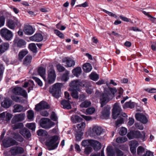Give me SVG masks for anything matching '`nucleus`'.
<instances>
[{"label": "nucleus", "mask_w": 156, "mask_h": 156, "mask_svg": "<svg viewBox=\"0 0 156 156\" xmlns=\"http://www.w3.org/2000/svg\"><path fill=\"white\" fill-rule=\"evenodd\" d=\"M59 143L58 137L54 135L49 138L45 142V145L48 149L51 151L56 149L58 147Z\"/></svg>", "instance_id": "1"}, {"label": "nucleus", "mask_w": 156, "mask_h": 156, "mask_svg": "<svg viewBox=\"0 0 156 156\" xmlns=\"http://www.w3.org/2000/svg\"><path fill=\"white\" fill-rule=\"evenodd\" d=\"M0 35L5 40L10 41L13 37V34L10 30L6 28H3L0 30Z\"/></svg>", "instance_id": "2"}, {"label": "nucleus", "mask_w": 156, "mask_h": 156, "mask_svg": "<svg viewBox=\"0 0 156 156\" xmlns=\"http://www.w3.org/2000/svg\"><path fill=\"white\" fill-rule=\"evenodd\" d=\"M55 123L51 121L50 120L47 118H43L40 121V125L43 128L45 129H49L54 126Z\"/></svg>", "instance_id": "3"}, {"label": "nucleus", "mask_w": 156, "mask_h": 156, "mask_svg": "<svg viewBox=\"0 0 156 156\" xmlns=\"http://www.w3.org/2000/svg\"><path fill=\"white\" fill-rule=\"evenodd\" d=\"M61 91V87L60 83H56L54 84L52 87L50 88L49 92L52 94V95L58 98L59 97V93Z\"/></svg>", "instance_id": "4"}, {"label": "nucleus", "mask_w": 156, "mask_h": 156, "mask_svg": "<svg viewBox=\"0 0 156 156\" xmlns=\"http://www.w3.org/2000/svg\"><path fill=\"white\" fill-rule=\"evenodd\" d=\"M108 91H105L100 96V99L101 107H102L105 104L110 101V96H111V94L107 93Z\"/></svg>", "instance_id": "5"}, {"label": "nucleus", "mask_w": 156, "mask_h": 156, "mask_svg": "<svg viewBox=\"0 0 156 156\" xmlns=\"http://www.w3.org/2000/svg\"><path fill=\"white\" fill-rule=\"evenodd\" d=\"M24 151L23 148L17 146L12 147L10 150V152L13 156H16L17 155L23 154Z\"/></svg>", "instance_id": "6"}, {"label": "nucleus", "mask_w": 156, "mask_h": 156, "mask_svg": "<svg viewBox=\"0 0 156 156\" xmlns=\"http://www.w3.org/2000/svg\"><path fill=\"white\" fill-rule=\"evenodd\" d=\"M103 129L100 127L96 126L93 127L90 135L92 137L95 138L97 136L100 135L103 133Z\"/></svg>", "instance_id": "7"}, {"label": "nucleus", "mask_w": 156, "mask_h": 156, "mask_svg": "<svg viewBox=\"0 0 156 156\" xmlns=\"http://www.w3.org/2000/svg\"><path fill=\"white\" fill-rule=\"evenodd\" d=\"M12 92L15 95H21L24 98L27 97V94L25 90L20 87H15L12 90Z\"/></svg>", "instance_id": "8"}, {"label": "nucleus", "mask_w": 156, "mask_h": 156, "mask_svg": "<svg viewBox=\"0 0 156 156\" xmlns=\"http://www.w3.org/2000/svg\"><path fill=\"white\" fill-rule=\"evenodd\" d=\"M122 110L120 106L115 104L114 105L112 111V117L114 119H116L118 116L121 113Z\"/></svg>", "instance_id": "9"}, {"label": "nucleus", "mask_w": 156, "mask_h": 156, "mask_svg": "<svg viewBox=\"0 0 156 156\" xmlns=\"http://www.w3.org/2000/svg\"><path fill=\"white\" fill-rule=\"evenodd\" d=\"M17 21L12 19H7L6 22V26L9 29L15 30L17 25Z\"/></svg>", "instance_id": "10"}, {"label": "nucleus", "mask_w": 156, "mask_h": 156, "mask_svg": "<svg viewBox=\"0 0 156 156\" xmlns=\"http://www.w3.org/2000/svg\"><path fill=\"white\" fill-rule=\"evenodd\" d=\"M49 106L45 101H42L36 105L35 109L37 111H39L43 109H48Z\"/></svg>", "instance_id": "11"}, {"label": "nucleus", "mask_w": 156, "mask_h": 156, "mask_svg": "<svg viewBox=\"0 0 156 156\" xmlns=\"http://www.w3.org/2000/svg\"><path fill=\"white\" fill-rule=\"evenodd\" d=\"M13 43L15 45L20 48L24 47L26 44L25 40L22 39H19L17 37L14 39Z\"/></svg>", "instance_id": "12"}, {"label": "nucleus", "mask_w": 156, "mask_h": 156, "mask_svg": "<svg viewBox=\"0 0 156 156\" xmlns=\"http://www.w3.org/2000/svg\"><path fill=\"white\" fill-rule=\"evenodd\" d=\"M25 114L20 113L15 115L11 120V122L14 124L18 122L22 121L24 119Z\"/></svg>", "instance_id": "13"}, {"label": "nucleus", "mask_w": 156, "mask_h": 156, "mask_svg": "<svg viewBox=\"0 0 156 156\" xmlns=\"http://www.w3.org/2000/svg\"><path fill=\"white\" fill-rule=\"evenodd\" d=\"M63 62H66V65L65 66L66 67H73L75 65V61L69 57H65L62 60Z\"/></svg>", "instance_id": "14"}, {"label": "nucleus", "mask_w": 156, "mask_h": 156, "mask_svg": "<svg viewBox=\"0 0 156 156\" xmlns=\"http://www.w3.org/2000/svg\"><path fill=\"white\" fill-rule=\"evenodd\" d=\"M110 107L108 105L106 106L103 109L101 112L102 117L106 119H108L110 114Z\"/></svg>", "instance_id": "15"}, {"label": "nucleus", "mask_w": 156, "mask_h": 156, "mask_svg": "<svg viewBox=\"0 0 156 156\" xmlns=\"http://www.w3.org/2000/svg\"><path fill=\"white\" fill-rule=\"evenodd\" d=\"M136 119L144 124L146 123L147 119L144 115L140 113H137L135 115Z\"/></svg>", "instance_id": "16"}, {"label": "nucleus", "mask_w": 156, "mask_h": 156, "mask_svg": "<svg viewBox=\"0 0 156 156\" xmlns=\"http://www.w3.org/2000/svg\"><path fill=\"white\" fill-rule=\"evenodd\" d=\"M43 39L42 35L40 33H36L34 35L30 37V39L32 41L37 42L41 41Z\"/></svg>", "instance_id": "17"}, {"label": "nucleus", "mask_w": 156, "mask_h": 156, "mask_svg": "<svg viewBox=\"0 0 156 156\" xmlns=\"http://www.w3.org/2000/svg\"><path fill=\"white\" fill-rule=\"evenodd\" d=\"M12 101L10 99L5 98L1 103V106L5 108H8L11 106Z\"/></svg>", "instance_id": "18"}, {"label": "nucleus", "mask_w": 156, "mask_h": 156, "mask_svg": "<svg viewBox=\"0 0 156 156\" xmlns=\"http://www.w3.org/2000/svg\"><path fill=\"white\" fill-rule=\"evenodd\" d=\"M3 144L5 147H8L11 146L18 145V143L15 140L11 138L8 140Z\"/></svg>", "instance_id": "19"}, {"label": "nucleus", "mask_w": 156, "mask_h": 156, "mask_svg": "<svg viewBox=\"0 0 156 156\" xmlns=\"http://www.w3.org/2000/svg\"><path fill=\"white\" fill-rule=\"evenodd\" d=\"M91 146L93 147L95 151H98L101 148V144L96 140H91Z\"/></svg>", "instance_id": "20"}, {"label": "nucleus", "mask_w": 156, "mask_h": 156, "mask_svg": "<svg viewBox=\"0 0 156 156\" xmlns=\"http://www.w3.org/2000/svg\"><path fill=\"white\" fill-rule=\"evenodd\" d=\"M69 86L70 87L69 89L70 90H79L78 80H76L71 81L69 84Z\"/></svg>", "instance_id": "21"}, {"label": "nucleus", "mask_w": 156, "mask_h": 156, "mask_svg": "<svg viewBox=\"0 0 156 156\" xmlns=\"http://www.w3.org/2000/svg\"><path fill=\"white\" fill-rule=\"evenodd\" d=\"M20 133L26 138L28 139L31 136V134L30 131L26 128H24L20 130Z\"/></svg>", "instance_id": "22"}, {"label": "nucleus", "mask_w": 156, "mask_h": 156, "mask_svg": "<svg viewBox=\"0 0 156 156\" xmlns=\"http://www.w3.org/2000/svg\"><path fill=\"white\" fill-rule=\"evenodd\" d=\"M138 130H132L130 131L127 134V136L129 140L133 139H137Z\"/></svg>", "instance_id": "23"}, {"label": "nucleus", "mask_w": 156, "mask_h": 156, "mask_svg": "<svg viewBox=\"0 0 156 156\" xmlns=\"http://www.w3.org/2000/svg\"><path fill=\"white\" fill-rule=\"evenodd\" d=\"M34 85V82L31 80L28 81V82H26L24 83V85L23 86L24 87H29L28 89V92H29L31 90H33V88Z\"/></svg>", "instance_id": "24"}, {"label": "nucleus", "mask_w": 156, "mask_h": 156, "mask_svg": "<svg viewBox=\"0 0 156 156\" xmlns=\"http://www.w3.org/2000/svg\"><path fill=\"white\" fill-rule=\"evenodd\" d=\"M47 78H56V74L53 67H51L47 72Z\"/></svg>", "instance_id": "25"}, {"label": "nucleus", "mask_w": 156, "mask_h": 156, "mask_svg": "<svg viewBox=\"0 0 156 156\" xmlns=\"http://www.w3.org/2000/svg\"><path fill=\"white\" fill-rule=\"evenodd\" d=\"M34 31L32 26L27 25L24 27V32L26 34L28 35L32 34Z\"/></svg>", "instance_id": "26"}, {"label": "nucleus", "mask_w": 156, "mask_h": 156, "mask_svg": "<svg viewBox=\"0 0 156 156\" xmlns=\"http://www.w3.org/2000/svg\"><path fill=\"white\" fill-rule=\"evenodd\" d=\"M82 72L81 68L80 67H77L73 69L72 70V73L73 75L76 77H78Z\"/></svg>", "instance_id": "27"}, {"label": "nucleus", "mask_w": 156, "mask_h": 156, "mask_svg": "<svg viewBox=\"0 0 156 156\" xmlns=\"http://www.w3.org/2000/svg\"><path fill=\"white\" fill-rule=\"evenodd\" d=\"M83 71L86 73L90 72L92 69V66L89 63H86L83 65Z\"/></svg>", "instance_id": "28"}, {"label": "nucleus", "mask_w": 156, "mask_h": 156, "mask_svg": "<svg viewBox=\"0 0 156 156\" xmlns=\"http://www.w3.org/2000/svg\"><path fill=\"white\" fill-rule=\"evenodd\" d=\"M147 138V136L144 131L140 132L138 131L137 139H140L143 141L146 140Z\"/></svg>", "instance_id": "29"}, {"label": "nucleus", "mask_w": 156, "mask_h": 156, "mask_svg": "<svg viewBox=\"0 0 156 156\" xmlns=\"http://www.w3.org/2000/svg\"><path fill=\"white\" fill-rule=\"evenodd\" d=\"M9 44L8 43H5L0 45V54L4 53L9 48Z\"/></svg>", "instance_id": "30"}, {"label": "nucleus", "mask_w": 156, "mask_h": 156, "mask_svg": "<svg viewBox=\"0 0 156 156\" xmlns=\"http://www.w3.org/2000/svg\"><path fill=\"white\" fill-rule=\"evenodd\" d=\"M37 72L38 74L42 78H45L46 74V69L43 67L41 66L38 68Z\"/></svg>", "instance_id": "31"}, {"label": "nucleus", "mask_w": 156, "mask_h": 156, "mask_svg": "<svg viewBox=\"0 0 156 156\" xmlns=\"http://www.w3.org/2000/svg\"><path fill=\"white\" fill-rule=\"evenodd\" d=\"M32 58V57L31 55H27L24 59L23 64L27 66L30 65L31 62Z\"/></svg>", "instance_id": "32"}, {"label": "nucleus", "mask_w": 156, "mask_h": 156, "mask_svg": "<svg viewBox=\"0 0 156 156\" xmlns=\"http://www.w3.org/2000/svg\"><path fill=\"white\" fill-rule=\"evenodd\" d=\"M135 103L131 101H129L126 102V103L123 105V108L126 109L127 108H132L135 107Z\"/></svg>", "instance_id": "33"}, {"label": "nucleus", "mask_w": 156, "mask_h": 156, "mask_svg": "<svg viewBox=\"0 0 156 156\" xmlns=\"http://www.w3.org/2000/svg\"><path fill=\"white\" fill-rule=\"evenodd\" d=\"M61 104L63 106L64 108L68 109L71 108V106L70 104L68 102L65 100H62L61 102Z\"/></svg>", "instance_id": "34"}, {"label": "nucleus", "mask_w": 156, "mask_h": 156, "mask_svg": "<svg viewBox=\"0 0 156 156\" xmlns=\"http://www.w3.org/2000/svg\"><path fill=\"white\" fill-rule=\"evenodd\" d=\"M71 119L72 121L74 123H76L77 122H79L82 121V119L79 116L77 115L75 116H72L71 117Z\"/></svg>", "instance_id": "35"}, {"label": "nucleus", "mask_w": 156, "mask_h": 156, "mask_svg": "<svg viewBox=\"0 0 156 156\" xmlns=\"http://www.w3.org/2000/svg\"><path fill=\"white\" fill-rule=\"evenodd\" d=\"M14 109L13 110L14 112H22L23 110V107L19 105H15L14 106Z\"/></svg>", "instance_id": "36"}, {"label": "nucleus", "mask_w": 156, "mask_h": 156, "mask_svg": "<svg viewBox=\"0 0 156 156\" xmlns=\"http://www.w3.org/2000/svg\"><path fill=\"white\" fill-rule=\"evenodd\" d=\"M28 53V51L26 50H23L20 51L18 54L19 59L21 60Z\"/></svg>", "instance_id": "37"}, {"label": "nucleus", "mask_w": 156, "mask_h": 156, "mask_svg": "<svg viewBox=\"0 0 156 156\" xmlns=\"http://www.w3.org/2000/svg\"><path fill=\"white\" fill-rule=\"evenodd\" d=\"M106 151L108 156H113L114 152L112 146H108L106 148Z\"/></svg>", "instance_id": "38"}, {"label": "nucleus", "mask_w": 156, "mask_h": 156, "mask_svg": "<svg viewBox=\"0 0 156 156\" xmlns=\"http://www.w3.org/2000/svg\"><path fill=\"white\" fill-rule=\"evenodd\" d=\"M91 103L90 101L86 100L81 103L80 106L81 108H87L91 105Z\"/></svg>", "instance_id": "39"}, {"label": "nucleus", "mask_w": 156, "mask_h": 156, "mask_svg": "<svg viewBox=\"0 0 156 156\" xmlns=\"http://www.w3.org/2000/svg\"><path fill=\"white\" fill-rule=\"evenodd\" d=\"M28 48L31 51L34 53L37 52V48L34 43L30 44L29 45Z\"/></svg>", "instance_id": "40"}, {"label": "nucleus", "mask_w": 156, "mask_h": 156, "mask_svg": "<svg viewBox=\"0 0 156 156\" xmlns=\"http://www.w3.org/2000/svg\"><path fill=\"white\" fill-rule=\"evenodd\" d=\"M37 134L39 136H46L48 134V132L45 130L40 129L37 131Z\"/></svg>", "instance_id": "41"}, {"label": "nucleus", "mask_w": 156, "mask_h": 156, "mask_svg": "<svg viewBox=\"0 0 156 156\" xmlns=\"http://www.w3.org/2000/svg\"><path fill=\"white\" fill-rule=\"evenodd\" d=\"M127 140V138L125 137H119L117 138L116 141L118 143L121 144L126 142Z\"/></svg>", "instance_id": "42"}, {"label": "nucleus", "mask_w": 156, "mask_h": 156, "mask_svg": "<svg viewBox=\"0 0 156 156\" xmlns=\"http://www.w3.org/2000/svg\"><path fill=\"white\" fill-rule=\"evenodd\" d=\"M14 138L20 142H22L24 140L23 138L20 135L17 133H14Z\"/></svg>", "instance_id": "43"}, {"label": "nucleus", "mask_w": 156, "mask_h": 156, "mask_svg": "<svg viewBox=\"0 0 156 156\" xmlns=\"http://www.w3.org/2000/svg\"><path fill=\"white\" fill-rule=\"evenodd\" d=\"M86 126V124L84 122H82L80 124L77 125V127L78 129V131H81L84 129Z\"/></svg>", "instance_id": "44"}, {"label": "nucleus", "mask_w": 156, "mask_h": 156, "mask_svg": "<svg viewBox=\"0 0 156 156\" xmlns=\"http://www.w3.org/2000/svg\"><path fill=\"white\" fill-rule=\"evenodd\" d=\"M139 144L138 142L135 140H132L129 142V147H136Z\"/></svg>", "instance_id": "45"}, {"label": "nucleus", "mask_w": 156, "mask_h": 156, "mask_svg": "<svg viewBox=\"0 0 156 156\" xmlns=\"http://www.w3.org/2000/svg\"><path fill=\"white\" fill-rule=\"evenodd\" d=\"M26 126L32 131H35V124L34 123H27Z\"/></svg>", "instance_id": "46"}, {"label": "nucleus", "mask_w": 156, "mask_h": 156, "mask_svg": "<svg viewBox=\"0 0 156 156\" xmlns=\"http://www.w3.org/2000/svg\"><path fill=\"white\" fill-rule=\"evenodd\" d=\"M56 68L57 69L59 72H63L66 70L65 68L62 66L60 63H58L56 65Z\"/></svg>", "instance_id": "47"}, {"label": "nucleus", "mask_w": 156, "mask_h": 156, "mask_svg": "<svg viewBox=\"0 0 156 156\" xmlns=\"http://www.w3.org/2000/svg\"><path fill=\"white\" fill-rule=\"evenodd\" d=\"M83 134V132L81 131H77V134L76 135V140L78 141H80L82 138V137Z\"/></svg>", "instance_id": "48"}, {"label": "nucleus", "mask_w": 156, "mask_h": 156, "mask_svg": "<svg viewBox=\"0 0 156 156\" xmlns=\"http://www.w3.org/2000/svg\"><path fill=\"white\" fill-rule=\"evenodd\" d=\"M145 149L142 146H139L137 148V153L138 155H141L144 152Z\"/></svg>", "instance_id": "49"}, {"label": "nucleus", "mask_w": 156, "mask_h": 156, "mask_svg": "<svg viewBox=\"0 0 156 156\" xmlns=\"http://www.w3.org/2000/svg\"><path fill=\"white\" fill-rule=\"evenodd\" d=\"M55 34L57 36L62 39H64L65 38L64 35L59 30L55 29L54 30Z\"/></svg>", "instance_id": "50"}, {"label": "nucleus", "mask_w": 156, "mask_h": 156, "mask_svg": "<svg viewBox=\"0 0 156 156\" xmlns=\"http://www.w3.org/2000/svg\"><path fill=\"white\" fill-rule=\"evenodd\" d=\"M11 98L12 100L16 102L20 103L22 101L21 98L20 97L13 95L11 96Z\"/></svg>", "instance_id": "51"}, {"label": "nucleus", "mask_w": 156, "mask_h": 156, "mask_svg": "<svg viewBox=\"0 0 156 156\" xmlns=\"http://www.w3.org/2000/svg\"><path fill=\"white\" fill-rule=\"evenodd\" d=\"M23 126V123H20L12 125V128L13 130H15L16 129H20L22 128Z\"/></svg>", "instance_id": "52"}, {"label": "nucleus", "mask_w": 156, "mask_h": 156, "mask_svg": "<svg viewBox=\"0 0 156 156\" xmlns=\"http://www.w3.org/2000/svg\"><path fill=\"white\" fill-rule=\"evenodd\" d=\"M89 86H90V85H88V83H87L85 81H83L82 82H80L78 81L79 88L80 86L83 87H88Z\"/></svg>", "instance_id": "53"}, {"label": "nucleus", "mask_w": 156, "mask_h": 156, "mask_svg": "<svg viewBox=\"0 0 156 156\" xmlns=\"http://www.w3.org/2000/svg\"><path fill=\"white\" fill-rule=\"evenodd\" d=\"M105 91H108L107 93H110L114 95L115 93L117 92V90L115 88H111L108 87V89Z\"/></svg>", "instance_id": "54"}, {"label": "nucleus", "mask_w": 156, "mask_h": 156, "mask_svg": "<svg viewBox=\"0 0 156 156\" xmlns=\"http://www.w3.org/2000/svg\"><path fill=\"white\" fill-rule=\"evenodd\" d=\"M27 117L28 119H32L34 117V113L32 110H29L27 112Z\"/></svg>", "instance_id": "55"}, {"label": "nucleus", "mask_w": 156, "mask_h": 156, "mask_svg": "<svg viewBox=\"0 0 156 156\" xmlns=\"http://www.w3.org/2000/svg\"><path fill=\"white\" fill-rule=\"evenodd\" d=\"M127 129L125 127H122L119 132L120 135L122 136L125 135L127 133Z\"/></svg>", "instance_id": "56"}, {"label": "nucleus", "mask_w": 156, "mask_h": 156, "mask_svg": "<svg viewBox=\"0 0 156 156\" xmlns=\"http://www.w3.org/2000/svg\"><path fill=\"white\" fill-rule=\"evenodd\" d=\"M95 109L93 107H91L87 109L86 112L87 114L91 115L95 112Z\"/></svg>", "instance_id": "57"}, {"label": "nucleus", "mask_w": 156, "mask_h": 156, "mask_svg": "<svg viewBox=\"0 0 156 156\" xmlns=\"http://www.w3.org/2000/svg\"><path fill=\"white\" fill-rule=\"evenodd\" d=\"M90 141L91 140H83L82 142V145L84 147H85L87 146H88L89 145H91Z\"/></svg>", "instance_id": "58"}, {"label": "nucleus", "mask_w": 156, "mask_h": 156, "mask_svg": "<svg viewBox=\"0 0 156 156\" xmlns=\"http://www.w3.org/2000/svg\"><path fill=\"white\" fill-rule=\"evenodd\" d=\"M5 17L4 15L0 16V27L3 26L5 24Z\"/></svg>", "instance_id": "59"}, {"label": "nucleus", "mask_w": 156, "mask_h": 156, "mask_svg": "<svg viewBox=\"0 0 156 156\" xmlns=\"http://www.w3.org/2000/svg\"><path fill=\"white\" fill-rule=\"evenodd\" d=\"M89 78H99V75L95 72H93L89 75Z\"/></svg>", "instance_id": "60"}, {"label": "nucleus", "mask_w": 156, "mask_h": 156, "mask_svg": "<svg viewBox=\"0 0 156 156\" xmlns=\"http://www.w3.org/2000/svg\"><path fill=\"white\" fill-rule=\"evenodd\" d=\"M92 150V148L88 146L85 148L84 153L85 154L88 155L91 152Z\"/></svg>", "instance_id": "61"}, {"label": "nucleus", "mask_w": 156, "mask_h": 156, "mask_svg": "<svg viewBox=\"0 0 156 156\" xmlns=\"http://www.w3.org/2000/svg\"><path fill=\"white\" fill-rule=\"evenodd\" d=\"M72 91L71 93V95L72 97L74 98L77 99L78 98V95L77 90H71Z\"/></svg>", "instance_id": "62"}, {"label": "nucleus", "mask_w": 156, "mask_h": 156, "mask_svg": "<svg viewBox=\"0 0 156 156\" xmlns=\"http://www.w3.org/2000/svg\"><path fill=\"white\" fill-rule=\"evenodd\" d=\"M102 10L104 12L107 14L109 16L114 17L116 18H117L118 17L116 15L111 12H109L105 9H103Z\"/></svg>", "instance_id": "63"}, {"label": "nucleus", "mask_w": 156, "mask_h": 156, "mask_svg": "<svg viewBox=\"0 0 156 156\" xmlns=\"http://www.w3.org/2000/svg\"><path fill=\"white\" fill-rule=\"evenodd\" d=\"M124 122V119L122 118H119L116 122V125L117 127L119 126V125L122 124Z\"/></svg>", "instance_id": "64"}]
</instances>
